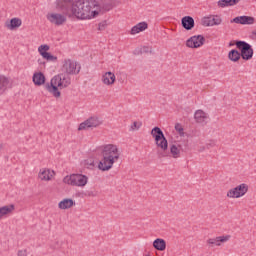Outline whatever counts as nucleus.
Masks as SVG:
<instances>
[{
	"instance_id": "f257e3e1",
	"label": "nucleus",
	"mask_w": 256,
	"mask_h": 256,
	"mask_svg": "<svg viewBox=\"0 0 256 256\" xmlns=\"http://www.w3.org/2000/svg\"><path fill=\"white\" fill-rule=\"evenodd\" d=\"M101 13V4L97 0L76 1L72 16L77 19H93Z\"/></svg>"
},
{
	"instance_id": "f03ea898",
	"label": "nucleus",
	"mask_w": 256,
	"mask_h": 256,
	"mask_svg": "<svg viewBox=\"0 0 256 256\" xmlns=\"http://www.w3.org/2000/svg\"><path fill=\"white\" fill-rule=\"evenodd\" d=\"M119 157H121V152H119L117 145H105L102 150V159L98 163V169L100 171H109L115 164V161H118Z\"/></svg>"
},
{
	"instance_id": "7ed1b4c3",
	"label": "nucleus",
	"mask_w": 256,
	"mask_h": 256,
	"mask_svg": "<svg viewBox=\"0 0 256 256\" xmlns=\"http://www.w3.org/2000/svg\"><path fill=\"white\" fill-rule=\"evenodd\" d=\"M71 85V77L69 74H58L54 76L50 83L45 84V88L48 93H51L53 97H61V89H65Z\"/></svg>"
},
{
	"instance_id": "20e7f679",
	"label": "nucleus",
	"mask_w": 256,
	"mask_h": 256,
	"mask_svg": "<svg viewBox=\"0 0 256 256\" xmlns=\"http://www.w3.org/2000/svg\"><path fill=\"white\" fill-rule=\"evenodd\" d=\"M150 134L152 135L155 145L158 149L157 155L158 159H165L169 155V142L163 133V130L159 127H154Z\"/></svg>"
},
{
	"instance_id": "39448f33",
	"label": "nucleus",
	"mask_w": 256,
	"mask_h": 256,
	"mask_svg": "<svg viewBox=\"0 0 256 256\" xmlns=\"http://www.w3.org/2000/svg\"><path fill=\"white\" fill-rule=\"evenodd\" d=\"M64 183L67 185H72L74 187H85L89 181V177L83 174H71L63 179Z\"/></svg>"
},
{
	"instance_id": "423d86ee",
	"label": "nucleus",
	"mask_w": 256,
	"mask_h": 256,
	"mask_svg": "<svg viewBox=\"0 0 256 256\" xmlns=\"http://www.w3.org/2000/svg\"><path fill=\"white\" fill-rule=\"evenodd\" d=\"M235 45L237 49H239L240 57H242L244 61H249L253 59V47L251 46V44L245 41L237 40L235 42Z\"/></svg>"
},
{
	"instance_id": "0eeeda50",
	"label": "nucleus",
	"mask_w": 256,
	"mask_h": 256,
	"mask_svg": "<svg viewBox=\"0 0 256 256\" xmlns=\"http://www.w3.org/2000/svg\"><path fill=\"white\" fill-rule=\"evenodd\" d=\"M56 9L62 11L63 15L67 17H73V11L75 9V1L73 0H56Z\"/></svg>"
},
{
	"instance_id": "6e6552de",
	"label": "nucleus",
	"mask_w": 256,
	"mask_h": 256,
	"mask_svg": "<svg viewBox=\"0 0 256 256\" xmlns=\"http://www.w3.org/2000/svg\"><path fill=\"white\" fill-rule=\"evenodd\" d=\"M249 191V185L246 183H242L232 189H230L226 196L229 197V199H239L241 197H244V195Z\"/></svg>"
},
{
	"instance_id": "1a4fd4ad",
	"label": "nucleus",
	"mask_w": 256,
	"mask_h": 256,
	"mask_svg": "<svg viewBox=\"0 0 256 256\" xmlns=\"http://www.w3.org/2000/svg\"><path fill=\"white\" fill-rule=\"evenodd\" d=\"M103 124V121H101V118L97 116H92L88 118L86 121L82 122L79 127L78 131H85L88 129H95Z\"/></svg>"
},
{
	"instance_id": "9d476101",
	"label": "nucleus",
	"mask_w": 256,
	"mask_h": 256,
	"mask_svg": "<svg viewBox=\"0 0 256 256\" xmlns=\"http://www.w3.org/2000/svg\"><path fill=\"white\" fill-rule=\"evenodd\" d=\"M62 69L65 71L66 75H79V72L81 71V65L77 64V62L71 59H67L64 60Z\"/></svg>"
},
{
	"instance_id": "9b49d317",
	"label": "nucleus",
	"mask_w": 256,
	"mask_h": 256,
	"mask_svg": "<svg viewBox=\"0 0 256 256\" xmlns=\"http://www.w3.org/2000/svg\"><path fill=\"white\" fill-rule=\"evenodd\" d=\"M205 44V37L203 35L192 36L186 41V47L197 49Z\"/></svg>"
},
{
	"instance_id": "f8f14e48",
	"label": "nucleus",
	"mask_w": 256,
	"mask_h": 256,
	"mask_svg": "<svg viewBox=\"0 0 256 256\" xmlns=\"http://www.w3.org/2000/svg\"><path fill=\"white\" fill-rule=\"evenodd\" d=\"M47 19L48 21H50V23H53V25H57V26L63 25L64 23L67 22V17L59 13L48 14Z\"/></svg>"
},
{
	"instance_id": "ddd939ff",
	"label": "nucleus",
	"mask_w": 256,
	"mask_h": 256,
	"mask_svg": "<svg viewBox=\"0 0 256 256\" xmlns=\"http://www.w3.org/2000/svg\"><path fill=\"white\" fill-rule=\"evenodd\" d=\"M231 23H237L238 25H253L255 18L252 16H238L231 20Z\"/></svg>"
},
{
	"instance_id": "4468645a",
	"label": "nucleus",
	"mask_w": 256,
	"mask_h": 256,
	"mask_svg": "<svg viewBox=\"0 0 256 256\" xmlns=\"http://www.w3.org/2000/svg\"><path fill=\"white\" fill-rule=\"evenodd\" d=\"M181 25L186 31H191L195 27V19L191 16H184L181 20Z\"/></svg>"
},
{
	"instance_id": "2eb2a0df",
	"label": "nucleus",
	"mask_w": 256,
	"mask_h": 256,
	"mask_svg": "<svg viewBox=\"0 0 256 256\" xmlns=\"http://www.w3.org/2000/svg\"><path fill=\"white\" fill-rule=\"evenodd\" d=\"M231 236L227 235V236H218L216 238H210L207 240L208 245H211L213 247V245H216V247H220L221 243H226V241L228 239H230Z\"/></svg>"
},
{
	"instance_id": "dca6fc26",
	"label": "nucleus",
	"mask_w": 256,
	"mask_h": 256,
	"mask_svg": "<svg viewBox=\"0 0 256 256\" xmlns=\"http://www.w3.org/2000/svg\"><path fill=\"white\" fill-rule=\"evenodd\" d=\"M21 25H23V21L20 18H12L10 19V21H7L5 23V27H7V29H10V31L19 29Z\"/></svg>"
},
{
	"instance_id": "f3484780",
	"label": "nucleus",
	"mask_w": 256,
	"mask_h": 256,
	"mask_svg": "<svg viewBox=\"0 0 256 256\" xmlns=\"http://www.w3.org/2000/svg\"><path fill=\"white\" fill-rule=\"evenodd\" d=\"M32 81L34 83V85H36L37 87H41V85H45V74H43V72H36L33 74L32 77Z\"/></svg>"
},
{
	"instance_id": "a211bd4d",
	"label": "nucleus",
	"mask_w": 256,
	"mask_h": 256,
	"mask_svg": "<svg viewBox=\"0 0 256 256\" xmlns=\"http://www.w3.org/2000/svg\"><path fill=\"white\" fill-rule=\"evenodd\" d=\"M149 24L147 22H139L135 26H133L130 30L131 35H137V33H141L145 31V29H148Z\"/></svg>"
},
{
	"instance_id": "6ab92c4d",
	"label": "nucleus",
	"mask_w": 256,
	"mask_h": 256,
	"mask_svg": "<svg viewBox=\"0 0 256 256\" xmlns=\"http://www.w3.org/2000/svg\"><path fill=\"white\" fill-rule=\"evenodd\" d=\"M53 175H55V171H51L49 169H43L39 172V178L41 181H51V179H53Z\"/></svg>"
},
{
	"instance_id": "aec40b11",
	"label": "nucleus",
	"mask_w": 256,
	"mask_h": 256,
	"mask_svg": "<svg viewBox=\"0 0 256 256\" xmlns=\"http://www.w3.org/2000/svg\"><path fill=\"white\" fill-rule=\"evenodd\" d=\"M115 80H116V77H115V73L113 72H106L102 76V83H104V85H114Z\"/></svg>"
},
{
	"instance_id": "412c9836",
	"label": "nucleus",
	"mask_w": 256,
	"mask_h": 256,
	"mask_svg": "<svg viewBox=\"0 0 256 256\" xmlns=\"http://www.w3.org/2000/svg\"><path fill=\"white\" fill-rule=\"evenodd\" d=\"M153 247L157 251H165L167 249V242L162 238H157L153 241Z\"/></svg>"
},
{
	"instance_id": "4be33fe9",
	"label": "nucleus",
	"mask_w": 256,
	"mask_h": 256,
	"mask_svg": "<svg viewBox=\"0 0 256 256\" xmlns=\"http://www.w3.org/2000/svg\"><path fill=\"white\" fill-rule=\"evenodd\" d=\"M73 205H75V201H73V199L65 198L59 202L58 207L59 209L65 210V209H71Z\"/></svg>"
},
{
	"instance_id": "5701e85b",
	"label": "nucleus",
	"mask_w": 256,
	"mask_h": 256,
	"mask_svg": "<svg viewBox=\"0 0 256 256\" xmlns=\"http://www.w3.org/2000/svg\"><path fill=\"white\" fill-rule=\"evenodd\" d=\"M167 157H172L173 159H179V157H181V150L179 149V147H177V145L172 144L170 145V151Z\"/></svg>"
},
{
	"instance_id": "b1692460",
	"label": "nucleus",
	"mask_w": 256,
	"mask_h": 256,
	"mask_svg": "<svg viewBox=\"0 0 256 256\" xmlns=\"http://www.w3.org/2000/svg\"><path fill=\"white\" fill-rule=\"evenodd\" d=\"M207 117V113H205V111L203 110H197L194 114V119L196 123H205Z\"/></svg>"
},
{
	"instance_id": "393cba45",
	"label": "nucleus",
	"mask_w": 256,
	"mask_h": 256,
	"mask_svg": "<svg viewBox=\"0 0 256 256\" xmlns=\"http://www.w3.org/2000/svg\"><path fill=\"white\" fill-rule=\"evenodd\" d=\"M9 85V78L4 75H0V95H3L7 91V86Z\"/></svg>"
},
{
	"instance_id": "a878e982",
	"label": "nucleus",
	"mask_w": 256,
	"mask_h": 256,
	"mask_svg": "<svg viewBox=\"0 0 256 256\" xmlns=\"http://www.w3.org/2000/svg\"><path fill=\"white\" fill-rule=\"evenodd\" d=\"M228 59L233 63H237V61L241 59V53L238 50L233 49L228 53Z\"/></svg>"
},
{
	"instance_id": "bb28decb",
	"label": "nucleus",
	"mask_w": 256,
	"mask_h": 256,
	"mask_svg": "<svg viewBox=\"0 0 256 256\" xmlns=\"http://www.w3.org/2000/svg\"><path fill=\"white\" fill-rule=\"evenodd\" d=\"M13 209H15L14 205L0 207V219L5 217V215H9V213H12Z\"/></svg>"
},
{
	"instance_id": "cd10ccee",
	"label": "nucleus",
	"mask_w": 256,
	"mask_h": 256,
	"mask_svg": "<svg viewBox=\"0 0 256 256\" xmlns=\"http://www.w3.org/2000/svg\"><path fill=\"white\" fill-rule=\"evenodd\" d=\"M43 59H46V61H52L53 63H55V61H57V56H54L53 54L49 53V52H42V56Z\"/></svg>"
},
{
	"instance_id": "c85d7f7f",
	"label": "nucleus",
	"mask_w": 256,
	"mask_h": 256,
	"mask_svg": "<svg viewBox=\"0 0 256 256\" xmlns=\"http://www.w3.org/2000/svg\"><path fill=\"white\" fill-rule=\"evenodd\" d=\"M114 7H115V3L113 2H107V3H104L103 5H100L102 12L111 11V9H113Z\"/></svg>"
},
{
	"instance_id": "c756f323",
	"label": "nucleus",
	"mask_w": 256,
	"mask_h": 256,
	"mask_svg": "<svg viewBox=\"0 0 256 256\" xmlns=\"http://www.w3.org/2000/svg\"><path fill=\"white\" fill-rule=\"evenodd\" d=\"M210 21L212 23V27L213 25H221V23L223 22V20L221 19V16H210Z\"/></svg>"
},
{
	"instance_id": "7c9ffc66",
	"label": "nucleus",
	"mask_w": 256,
	"mask_h": 256,
	"mask_svg": "<svg viewBox=\"0 0 256 256\" xmlns=\"http://www.w3.org/2000/svg\"><path fill=\"white\" fill-rule=\"evenodd\" d=\"M201 23L203 27H212L211 16L202 18Z\"/></svg>"
},
{
	"instance_id": "2f4dec72",
	"label": "nucleus",
	"mask_w": 256,
	"mask_h": 256,
	"mask_svg": "<svg viewBox=\"0 0 256 256\" xmlns=\"http://www.w3.org/2000/svg\"><path fill=\"white\" fill-rule=\"evenodd\" d=\"M218 7H220L221 9L225 8V7H231L229 4V0H219L217 2Z\"/></svg>"
},
{
	"instance_id": "473e14b6",
	"label": "nucleus",
	"mask_w": 256,
	"mask_h": 256,
	"mask_svg": "<svg viewBox=\"0 0 256 256\" xmlns=\"http://www.w3.org/2000/svg\"><path fill=\"white\" fill-rule=\"evenodd\" d=\"M50 47L47 44L41 45L38 47V53L42 56V53H47L49 51Z\"/></svg>"
},
{
	"instance_id": "72a5a7b5",
	"label": "nucleus",
	"mask_w": 256,
	"mask_h": 256,
	"mask_svg": "<svg viewBox=\"0 0 256 256\" xmlns=\"http://www.w3.org/2000/svg\"><path fill=\"white\" fill-rule=\"evenodd\" d=\"M142 125H143V123H141V122H137V121L133 122V124L131 125V131H135V129L137 131H139V129H141Z\"/></svg>"
},
{
	"instance_id": "f704fd0d",
	"label": "nucleus",
	"mask_w": 256,
	"mask_h": 256,
	"mask_svg": "<svg viewBox=\"0 0 256 256\" xmlns=\"http://www.w3.org/2000/svg\"><path fill=\"white\" fill-rule=\"evenodd\" d=\"M175 130L179 133V135H184L185 134L183 126L179 123L175 124Z\"/></svg>"
},
{
	"instance_id": "c9c22d12",
	"label": "nucleus",
	"mask_w": 256,
	"mask_h": 256,
	"mask_svg": "<svg viewBox=\"0 0 256 256\" xmlns=\"http://www.w3.org/2000/svg\"><path fill=\"white\" fill-rule=\"evenodd\" d=\"M86 167H87V169H93V167H95V160L87 159L86 160Z\"/></svg>"
},
{
	"instance_id": "e433bc0d",
	"label": "nucleus",
	"mask_w": 256,
	"mask_h": 256,
	"mask_svg": "<svg viewBox=\"0 0 256 256\" xmlns=\"http://www.w3.org/2000/svg\"><path fill=\"white\" fill-rule=\"evenodd\" d=\"M107 29V21H102L98 24V31H105Z\"/></svg>"
},
{
	"instance_id": "4c0bfd02",
	"label": "nucleus",
	"mask_w": 256,
	"mask_h": 256,
	"mask_svg": "<svg viewBox=\"0 0 256 256\" xmlns=\"http://www.w3.org/2000/svg\"><path fill=\"white\" fill-rule=\"evenodd\" d=\"M97 195H98V193L95 190H88V191H86V196L87 197H97Z\"/></svg>"
},
{
	"instance_id": "58836bf2",
	"label": "nucleus",
	"mask_w": 256,
	"mask_h": 256,
	"mask_svg": "<svg viewBox=\"0 0 256 256\" xmlns=\"http://www.w3.org/2000/svg\"><path fill=\"white\" fill-rule=\"evenodd\" d=\"M241 0H228V3L230 7H233L234 5H237Z\"/></svg>"
},
{
	"instance_id": "ea45409f",
	"label": "nucleus",
	"mask_w": 256,
	"mask_h": 256,
	"mask_svg": "<svg viewBox=\"0 0 256 256\" xmlns=\"http://www.w3.org/2000/svg\"><path fill=\"white\" fill-rule=\"evenodd\" d=\"M17 256H27V250L26 249L19 250L17 253Z\"/></svg>"
},
{
	"instance_id": "a19ab883",
	"label": "nucleus",
	"mask_w": 256,
	"mask_h": 256,
	"mask_svg": "<svg viewBox=\"0 0 256 256\" xmlns=\"http://www.w3.org/2000/svg\"><path fill=\"white\" fill-rule=\"evenodd\" d=\"M250 37H251V39L256 41V29L251 32V36Z\"/></svg>"
},
{
	"instance_id": "79ce46f5",
	"label": "nucleus",
	"mask_w": 256,
	"mask_h": 256,
	"mask_svg": "<svg viewBox=\"0 0 256 256\" xmlns=\"http://www.w3.org/2000/svg\"><path fill=\"white\" fill-rule=\"evenodd\" d=\"M39 65H45V62H43L41 59H38Z\"/></svg>"
},
{
	"instance_id": "37998d69",
	"label": "nucleus",
	"mask_w": 256,
	"mask_h": 256,
	"mask_svg": "<svg viewBox=\"0 0 256 256\" xmlns=\"http://www.w3.org/2000/svg\"><path fill=\"white\" fill-rule=\"evenodd\" d=\"M148 48L147 47H144V53H147L148 52V50H147Z\"/></svg>"
},
{
	"instance_id": "c03bdc74",
	"label": "nucleus",
	"mask_w": 256,
	"mask_h": 256,
	"mask_svg": "<svg viewBox=\"0 0 256 256\" xmlns=\"http://www.w3.org/2000/svg\"><path fill=\"white\" fill-rule=\"evenodd\" d=\"M232 45H235V43L230 42V43H229V46L232 47Z\"/></svg>"
},
{
	"instance_id": "a18cd8bd",
	"label": "nucleus",
	"mask_w": 256,
	"mask_h": 256,
	"mask_svg": "<svg viewBox=\"0 0 256 256\" xmlns=\"http://www.w3.org/2000/svg\"><path fill=\"white\" fill-rule=\"evenodd\" d=\"M3 149V143H0V151Z\"/></svg>"
}]
</instances>
